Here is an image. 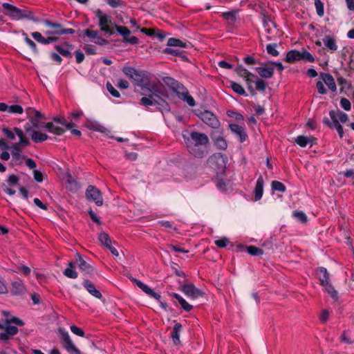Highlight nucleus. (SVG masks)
Listing matches in <instances>:
<instances>
[{"mask_svg": "<svg viewBox=\"0 0 354 354\" xmlns=\"http://www.w3.org/2000/svg\"><path fill=\"white\" fill-rule=\"evenodd\" d=\"M122 72L129 78L133 80L135 84L140 86L142 91L158 94L161 93L165 97H168V92L164 85L158 82H151L145 71L136 70L133 67L125 66Z\"/></svg>", "mask_w": 354, "mask_h": 354, "instance_id": "f257e3e1", "label": "nucleus"}, {"mask_svg": "<svg viewBox=\"0 0 354 354\" xmlns=\"http://www.w3.org/2000/svg\"><path fill=\"white\" fill-rule=\"evenodd\" d=\"M182 136L189 153L198 158H202L207 155L205 146L209 142V138L205 133L186 130L183 132Z\"/></svg>", "mask_w": 354, "mask_h": 354, "instance_id": "f03ea898", "label": "nucleus"}, {"mask_svg": "<svg viewBox=\"0 0 354 354\" xmlns=\"http://www.w3.org/2000/svg\"><path fill=\"white\" fill-rule=\"evenodd\" d=\"M12 324L23 326L24 322L22 320L17 317L0 320V330H2L0 333V340L6 341L11 336L17 333V327Z\"/></svg>", "mask_w": 354, "mask_h": 354, "instance_id": "7ed1b4c3", "label": "nucleus"}, {"mask_svg": "<svg viewBox=\"0 0 354 354\" xmlns=\"http://www.w3.org/2000/svg\"><path fill=\"white\" fill-rule=\"evenodd\" d=\"M2 6L7 10L6 15L12 19H28L34 20V15L30 10L19 9L8 3H3Z\"/></svg>", "mask_w": 354, "mask_h": 354, "instance_id": "20e7f679", "label": "nucleus"}, {"mask_svg": "<svg viewBox=\"0 0 354 354\" xmlns=\"http://www.w3.org/2000/svg\"><path fill=\"white\" fill-rule=\"evenodd\" d=\"M95 17L99 19V26L102 31L112 35L115 33L113 28L112 18L111 16L105 14L100 9L95 11Z\"/></svg>", "mask_w": 354, "mask_h": 354, "instance_id": "39448f33", "label": "nucleus"}, {"mask_svg": "<svg viewBox=\"0 0 354 354\" xmlns=\"http://www.w3.org/2000/svg\"><path fill=\"white\" fill-rule=\"evenodd\" d=\"M30 122L32 126L35 129H42L45 127L48 132L55 134L57 136H60L64 133V129L62 127H59V126H56L53 122H40L39 120L37 118H30Z\"/></svg>", "mask_w": 354, "mask_h": 354, "instance_id": "423d86ee", "label": "nucleus"}, {"mask_svg": "<svg viewBox=\"0 0 354 354\" xmlns=\"http://www.w3.org/2000/svg\"><path fill=\"white\" fill-rule=\"evenodd\" d=\"M209 166L213 168L217 173H222L226 166L225 157L221 153H214L207 160Z\"/></svg>", "mask_w": 354, "mask_h": 354, "instance_id": "0eeeda50", "label": "nucleus"}, {"mask_svg": "<svg viewBox=\"0 0 354 354\" xmlns=\"http://www.w3.org/2000/svg\"><path fill=\"white\" fill-rule=\"evenodd\" d=\"M44 23L48 27L57 28V30L46 31V35L55 34L56 35L60 36L64 34H74L75 32L73 28H63L61 24L53 22L49 20H45Z\"/></svg>", "mask_w": 354, "mask_h": 354, "instance_id": "6e6552de", "label": "nucleus"}, {"mask_svg": "<svg viewBox=\"0 0 354 354\" xmlns=\"http://www.w3.org/2000/svg\"><path fill=\"white\" fill-rule=\"evenodd\" d=\"M59 331L62 335L64 348L67 352L70 354H81L80 351L74 345L68 333L61 329Z\"/></svg>", "mask_w": 354, "mask_h": 354, "instance_id": "1a4fd4ad", "label": "nucleus"}, {"mask_svg": "<svg viewBox=\"0 0 354 354\" xmlns=\"http://www.w3.org/2000/svg\"><path fill=\"white\" fill-rule=\"evenodd\" d=\"M198 115L204 123L212 128H217L220 124L216 116L211 111L205 110L201 111Z\"/></svg>", "mask_w": 354, "mask_h": 354, "instance_id": "9d476101", "label": "nucleus"}, {"mask_svg": "<svg viewBox=\"0 0 354 354\" xmlns=\"http://www.w3.org/2000/svg\"><path fill=\"white\" fill-rule=\"evenodd\" d=\"M86 196L87 199L92 200L98 206H101L103 204V199L102 197L101 192L98 189H97L94 186L89 185L87 187L86 192Z\"/></svg>", "mask_w": 354, "mask_h": 354, "instance_id": "9b49d317", "label": "nucleus"}, {"mask_svg": "<svg viewBox=\"0 0 354 354\" xmlns=\"http://www.w3.org/2000/svg\"><path fill=\"white\" fill-rule=\"evenodd\" d=\"M175 93L180 100H183V102H186L189 106H195L196 102L194 99L189 95L187 88L184 86L183 84L180 86Z\"/></svg>", "mask_w": 354, "mask_h": 354, "instance_id": "f8f14e48", "label": "nucleus"}, {"mask_svg": "<svg viewBox=\"0 0 354 354\" xmlns=\"http://www.w3.org/2000/svg\"><path fill=\"white\" fill-rule=\"evenodd\" d=\"M180 290L188 297L195 299L203 295L201 290L195 287L193 284H185L180 287Z\"/></svg>", "mask_w": 354, "mask_h": 354, "instance_id": "ddd939ff", "label": "nucleus"}, {"mask_svg": "<svg viewBox=\"0 0 354 354\" xmlns=\"http://www.w3.org/2000/svg\"><path fill=\"white\" fill-rule=\"evenodd\" d=\"M24 128L27 133H30L32 140L36 143L42 142L46 140L48 138V135L46 133H41L39 131L32 130L29 126V123H27L24 126Z\"/></svg>", "mask_w": 354, "mask_h": 354, "instance_id": "4468645a", "label": "nucleus"}, {"mask_svg": "<svg viewBox=\"0 0 354 354\" xmlns=\"http://www.w3.org/2000/svg\"><path fill=\"white\" fill-rule=\"evenodd\" d=\"M229 127L231 131L239 138L241 142L246 140L248 135L244 127L236 124H230Z\"/></svg>", "mask_w": 354, "mask_h": 354, "instance_id": "2eb2a0df", "label": "nucleus"}, {"mask_svg": "<svg viewBox=\"0 0 354 354\" xmlns=\"http://www.w3.org/2000/svg\"><path fill=\"white\" fill-rule=\"evenodd\" d=\"M214 183L219 191L224 192L232 189L233 183L230 178H214Z\"/></svg>", "mask_w": 354, "mask_h": 354, "instance_id": "dca6fc26", "label": "nucleus"}, {"mask_svg": "<svg viewBox=\"0 0 354 354\" xmlns=\"http://www.w3.org/2000/svg\"><path fill=\"white\" fill-rule=\"evenodd\" d=\"M133 281L136 284V286L140 288L144 292H145L149 296L154 298L157 301H159L160 299V295L153 291V289H151L149 286L146 285L145 283H142V281L133 279Z\"/></svg>", "mask_w": 354, "mask_h": 354, "instance_id": "f3484780", "label": "nucleus"}, {"mask_svg": "<svg viewBox=\"0 0 354 354\" xmlns=\"http://www.w3.org/2000/svg\"><path fill=\"white\" fill-rule=\"evenodd\" d=\"M153 94L154 95L155 97L154 105H156L157 108L160 111H169L170 110V106L169 103L165 99L162 98V97H165V96H163L161 93H158L157 95L154 93ZM169 96L167 97V98ZM165 98H167V97H165Z\"/></svg>", "mask_w": 354, "mask_h": 354, "instance_id": "a211bd4d", "label": "nucleus"}, {"mask_svg": "<svg viewBox=\"0 0 354 354\" xmlns=\"http://www.w3.org/2000/svg\"><path fill=\"white\" fill-rule=\"evenodd\" d=\"M76 261L78 263L80 270L84 272V274L92 273L93 271V267L78 254H76Z\"/></svg>", "mask_w": 354, "mask_h": 354, "instance_id": "6ab92c4d", "label": "nucleus"}, {"mask_svg": "<svg viewBox=\"0 0 354 354\" xmlns=\"http://www.w3.org/2000/svg\"><path fill=\"white\" fill-rule=\"evenodd\" d=\"M316 276L320 281V284L324 286L330 283L329 273L324 267H319L316 271Z\"/></svg>", "mask_w": 354, "mask_h": 354, "instance_id": "aec40b11", "label": "nucleus"}, {"mask_svg": "<svg viewBox=\"0 0 354 354\" xmlns=\"http://www.w3.org/2000/svg\"><path fill=\"white\" fill-rule=\"evenodd\" d=\"M329 115L330 117L331 120H333V121L338 120L339 122H341L342 123H345L348 120V115L346 113H344L343 111H341L339 110H337V111L331 110V111H329Z\"/></svg>", "mask_w": 354, "mask_h": 354, "instance_id": "412c9836", "label": "nucleus"}, {"mask_svg": "<svg viewBox=\"0 0 354 354\" xmlns=\"http://www.w3.org/2000/svg\"><path fill=\"white\" fill-rule=\"evenodd\" d=\"M255 71L262 78L265 79L271 78L274 74V68L267 65L261 67H256Z\"/></svg>", "mask_w": 354, "mask_h": 354, "instance_id": "4be33fe9", "label": "nucleus"}, {"mask_svg": "<svg viewBox=\"0 0 354 354\" xmlns=\"http://www.w3.org/2000/svg\"><path fill=\"white\" fill-rule=\"evenodd\" d=\"M11 149V154L12 156V162L14 164H18L21 162V159L24 158V156L21 153V149L19 144H14L10 147Z\"/></svg>", "mask_w": 354, "mask_h": 354, "instance_id": "5701e85b", "label": "nucleus"}, {"mask_svg": "<svg viewBox=\"0 0 354 354\" xmlns=\"http://www.w3.org/2000/svg\"><path fill=\"white\" fill-rule=\"evenodd\" d=\"M56 126L62 127L64 129V131L66 129H71L75 127V123L71 121L68 122L64 117H55L53 122Z\"/></svg>", "mask_w": 354, "mask_h": 354, "instance_id": "b1692460", "label": "nucleus"}, {"mask_svg": "<svg viewBox=\"0 0 354 354\" xmlns=\"http://www.w3.org/2000/svg\"><path fill=\"white\" fill-rule=\"evenodd\" d=\"M320 76L322 81L327 85L330 90H331L332 91H336L337 87L335 82V80L330 74L322 73L320 74Z\"/></svg>", "mask_w": 354, "mask_h": 354, "instance_id": "393cba45", "label": "nucleus"}, {"mask_svg": "<svg viewBox=\"0 0 354 354\" xmlns=\"http://www.w3.org/2000/svg\"><path fill=\"white\" fill-rule=\"evenodd\" d=\"M83 286L86 289V290L93 297L97 299H101L102 297L101 292L95 288L94 284L89 281L84 280L83 282Z\"/></svg>", "mask_w": 354, "mask_h": 354, "instance_id": "a878e982", "label": "nucleus"}, {"mask_svg": "<svg viewBox=\"0 0 354 354\" xmlns=\"http://www.w3.org/2000/svg\"><path fill=\"white\" fill-rule=\"evenodd\" d=\"M315 141H316L315 138H314L313 137L308 138L304 136H298L295 138V142L298 145H299L301 147H305L308 144H310L312 146L313 144L315 143Z\"/></svg>", "mask_w": 354, "mask_h": 354, "instance_id": "bb28decb", "label": "nucleus"}, {"mask_svg": "<svg viewBox=\"0 0 354 354\" xmlns=\"http://www.w3.org/2000/svg\"><path fill=\"white\" fill-rule=\"evenodd\" d=\"M64 186L66 189L71 192H77L81 188V185L76 178H67Z\"/></svg>", "mask_w": 354, "mask_h": 354, "instance_id": "cd10ccee", "label": "nucleus"}, {"mask_svg": "<svg viewBox=\"0 0 354 354\" xmlns=\"http://www.w3.org/2000/svg\"><path fill=\"white\" fill-rule=\"evenodd\" d=\"M322 40L324 46L331 52H335L337 50L336 40L333 37L326 35Z\"/></svg>", "mask_w": 354, "mask_h": 354, "instance_id": "c85d7f7f", "label": "nucleus"}, {"mask_svg": "<svg viewBox=\"0 0 354 354\" xmlns=\"http://www.w3.org/2000/svg\"><path fill=\"white\" fill-rule=\"evenodd\" d=\"M263 192V178H258L254 190V201H257L262 198Z\"/></svg>", "mask_w": 354, "mask_h": 354, "instance_id": "c756f323", "label": "nucleus"}, {"mask_svg": "<svg viewBox=\"0 0 354 354\" xmlns=\"http://www.w3.org/2000/svg\"><path fill=\"white\" fill-rule=\"evenodd\" d=\"M14 131L19 139V142L17 143V144H19V146L21 145L23 147H26L30 145V141H29L28 138H27L25 136L23 131L21 129H19L18 127H15Z\"/></svg>", "mask_w": 354, "mask_h": 354, "instance_id": "7c9ffc66", "label": "nucleus"}, {"mask_svg": "<svg viewBox=\"0 0 354 354\" xmlns=\"http://www.w3.org/2000/svg\"><path fill=\"white\" fill-rule=\"evenodd\" d=\"M164 83L169 86L174 93L178 87L182 85L181 83L171 77H165L162 79Z\"/></svg>", "mask_w": 354, "mask_h": 354, "instance_id": "2f4dec72", "label": "nucleus"}, {"mask_svg": "<svg viewBox=\"0 0 354 354\" xmlns=\"http://www.w3.org/2000/svg\"><path fill=\"white\" fill-rule=\"evenodd\" d=\"M182 325L180 323H176L173 331L171 334V337L172 338L174 343L175 344H180V333L182 330Z\"/></svg>", "mask_w": 354, "mask_h": 354, "instance_id": "473e14b6", "label": "nucleus"}, {"mask_svg": "<svg viewBox=\"0 0 354 354\" xmlns=\"http://www.w3.org/2000/svg\"><path fill=\"white\" fill-rule=\"evenodd\" d=\"M214 142L215 145L219 149L225 150L227 147L226 140L221 136H216L215 134L212 137Z\"/></svg>", "mask_w": 354, "mask_h": 354, "instance_id": "72a5a7b5", "label": "nucleus"}, {"mask_svg": "<svg viewBox=\"0 0 354 354\" xmlns=\"http://www.w3.org/2000/svg\"><path fill=\"white\" fill-rule=\"evenodd\" d=\"M172 297L175 298L185 311H190L192 309V306L188 304L185 299L177 293H172Z\"/></svg>", "mask_w": 354, "mask_h": 354, "instance_id": "f704fd0d", "label": "nucleus"}, {"mask_svg": "<svg viewBox=\"0 0 354 354\" xmlns=\"http://www.w3.org/2000/svg\"><path fill=\"white\" fill-rule=\"evenodd\" d=\"M64 274L71 279H76L77 273L75 270V265L73 262H70L68 267L64 271Z\"/></svg>", "mask_w": 354, "mask_h": 354, "instance_id": "c9c22d12", "label": "nucleus"}, {"mask_svg": "<svg viewBox=\"0 0 354 354\" xmlns=\"http://www.w3.org/2000/svg\"><path fill=\"white\" fill-rule=\"evenodd\" d=\"M12 292L15 295H19L24 292L25 288L21 282L15 281L12 283Z\"/></svg>", "mask_w": 354, "mask_h": 354, "instance_id": "e433bc0d", "label": "nucleus"}, {"mask_svg": "<svg viewBox=\"0 0 354 354\" xmlns=\"http://www.w3.org/2000/svg\"><path fill=\"white\" fill-rule=\"evenodd\" d=\"M140 104L144 106H149L155 104L154 95L150 93L147 97H142L140 100Z\"/></svg>", "mask_w": 354, "mask_h": 354, "instance_id": "4c0bfd02", "label": "nucleus"}, {"mask_svg": "<svg viewBox=\"0 0 354 354\" xmlns=\"http://www.w3.org/2000/svg\"><path fill=\"white\" fill-rule=\"evenodd\" d=\"M299 60V51L292 50L288 52L286 57V61L289 63H294Z\"/></svg>", "mask_w": 354, "mask_h": 354, "instance_id": "58836bf2", "label": "nucleus"}, {"mask_svg": "<svg viewBox=\"0 0 354 354\" xmlns=\"http://www.w3.org/2000/svg\"><path fill=\"white\" fill-rule=\"evenodd\" d=\"M323 287L333 299H334L335 301H337L338 299V292L334 288L330 282L328 283L327 285L324 286Z\"/></svg>", "mask_w": 354, "mask_h": 354, "instance_id": "ea45409f", "label": "nucleus"}, {"mask_svg": "<svg viewBox=\"0 0 354 354\" xmlns=\"http://www.w3.org/2000/svg\"><path fill=\"white\" fill-rule=\"evenodd\" d=\"M235 72L241 77L245 78L247 76H252L254 78H257V75L248 71L242 65L237 66L235 68Z\"/></svg>", "mask_w": 354, "mask_h": 354, "instance_id": "a19ab883", "label": "nucleus"}, {"mask_svg": "<svg viewBox=\"0 0 354 354\" xmlns=\"http://www.w3.org/2000/svg\"><path fill=\"white\" fill-rule=\"evenodd\" d=\"M167 46L181 48L187 47V43L176 38H169L167 41Z\"/></svg>", "mask_w": 354, "mask_h": 354, "instance_id": "79ce46f5", "label": "nucleus"}, {"mask_svg": "<svg viewBox=\"0 0 354 354\" xmlns=\"http://www.w3.org/2000/svg\"><path fill=\"white\" fill-rule=\"evenodd\" d=\"M98 240L103 245H104L106 248L111 245V240L108 234L105 232H101L99 234Z\"/></svg>", "mask_w": 354, "mask_h": 354, "instance_id": "37998d69", "label": "nucleus"}, {"mask_svg": "<svg viewBox=\"0 0 354 354\" xmlns=\"http://www.w3.org/2000/svg\"><path fill=\"white\" fill-rule=\"evenodd\" d=\"M231 88L237 94L240 95L247 96L245 91L243 88V86L236 82H232L230 84Z\"/></svg>", "mask_w": 354, "mask_h": 354, "instance_id": "c03bdc74", "label": "nucleus"}, {"mask_svg": "<svg viewBox=\"0 0 354 354\" xmlns=\"http://www.w3.org/2000/svg\"><path fill=\"white\" fill-rule=\"evenodd\" d=\"M244 79H245V81L246 82L250 94L252 95H256L255 90L253 88V86H252L253 83H255L256 80L254 79V77H252L250 75L245 77Z\"/></svg>", "mask_w": 354, "mask_h": 354, "instance_id": "a18cd8bd", "label": "nucleus"}, {"mask_svg": "<svg viewBox=\"0 0 354 354\" xmlns=\"http://www.w3.org/2000/svg\"><path fill=\"white\" fill-rule=\"evenodd\" d=\"M55 48L59 52L60 55L65 57H72L71 52L61 45H55Z\"/></svg>", "mask_w": 354, "mask_h": 354, "instance_id": "49530a36", "label": "nucleus"}, {"mask_svg": "<svg viewBox=\"0 0 354 354\" xmlns=\"http://www.w3.org/2000/svg\"><path fill=\"white\" fill-rule=\"evenodd\" d=\"M23 111L24 109L21 105L12 104L8 106L7 112L11 114H21Z\"/></svg>", "mask_w": 354, "mask_h": 354, "instance_id": "de8ad7c7", "label": "nucleus"}, {"mask_svg": "<svg viewBox=\"0 0 354 354\" xmlns=\"http://www.w3.org/2000/svg\"><path fill=\"white\" fill-rule=\"evenodd\" d=\"M299 60H307L309 62H313L315 59L313 56L308 51H299Z\"/></svg>", "mask_w": 354, "mask_h": 354, "instance_id": "09e8293b", "label": "nucleus"}, {"mask_svg": "<svg viewBox=\"0 0 354 354\" xmlns=\"http://www.w3.org/2000/svg\"><path fill=\"white\" fill-rule=\"evenodd\" d=\"M292 216L301 223H306L307 221V216L306 214L301 211L293 212Z\"/></svg>", "mask_w": 354, "mask_h": 354, "instance_id": "8fccbe9b", "label": "nucleus"}, {"mask_svg": "<svg viewBox=\"0 0 354 354\" xmlns=\"http://www.w3.org/2000/svg\"><path fill=\"white\" fill-rule=\"evenodd\" d=\"M277 44H268L266 46V50L268 53L274 57L278 56L279 51L277 50Z\"/></svg>", "mask_w": 354, "mask_h": 354, "instance_id": "3c124183", "label": "nucleus"}, {"mask_svg": "<svg viewBox=\"0 0 354 354\" xmlns=\"http://www.w3.org/2000/svg\"><path fill=\"white\" fill-rule=\"evenodd\" d=\"M315 6L317 15L322 17L324 14V3L321 0H315Z\"/></svg>", "mask_w": 354, "mask_h": 354, "instance_id": "603ef678", "label": "nucleus"}, {"mask_svg": "<svg viewBox=\"0 0 354 354\" xmlns=\"http://www.w3.org/2000/svg\"><path fill=\"white\" fill-rule=\"evenodd\" d=\"M272 188L273 190L284 192L286 191V187L285 185L277 180H274L272 183Z\"/></svg>", "mask_w": 354, "mask_h": 354, "instance_id": "864d4df0", "label": "nucleus"}, {"mask_svg": "<svg viewBox=\"0 0 354 354\" xmlns=\"http://www.w3.org/2000/svg\"><path fill=\"white\" fill-rule=\"evenodd\" d=\"M115 29L124 37V40L130 35V30L125 26H115Z\"/></svg>", "mask_w": 354, "mask_h": 354, "instance_id": "5fc2aeb1", "label": "nucleus"}, {"mask_svg": "<svg viewBox=\"0 0 354 354\" xmlns=\"http://www.w3.org/2000/svg\"><path fill=\"white\" fill-rule=\"evenodd\" d=\"M106 89L108 90V91L110 93V94L113 97H117V98L120 97V94L119 91L118 90H116L110 82L106 83Z\"/></svg>", "mask_w": 354, "mask_h": 354, "instance_id": "6e6d98bb", "label": "nucleus"}, {"mask_svg": "<svg viewBox=\"0 0 354 354\" xmlns=\"http://www.w3.org/2000/svg\"><path fill=\"white\" fill-rule=\"evenodd\" d=\"M23 35L25 36V38H24L25 42L30 46V48L32 49V50L35 53H38V50H37L35 43L32 40H31L29 37H28L26 33L24 32Z\"/></svg>", "mask_w": 354, "mask_h": 354, "instance_id": "4d7b16f0", "label": "nucleus"}, {"mask_svg": "<svg viewBox=\"0 0 354 354\" xmlns=\"http://www.w3.org/2000/svg\"><path fill=\"white\" fill-rule=\"evenodd\" d=\"M248 252L252 256H259L263 254V250L255 246H249L247 248Z\"/></svg>", "mask_w": 354, "mask_h": 354, "instance_id": "13d9d810", "label": "nucleus"}, {"mask_svg": "<svg viewBox=\"0 0 354 354\" xmlns=\"http://www.w3.org/2000/svg\"><path fill=\"white\" fill-rule=\"evenodd\" d=\"M223 17L225 19L234 22L236 19V12L234 11L224 12Z\"/></svg>", "mask_w": 354, "mask_h": 354, "instance_id": "bf43d9fd", "label": "nucleus"}, {"mask_svg": "<svg viewBox=\"0 0 354 354\" xmlns=\"http://www.w3.org/2000/svg\"><path fill=\"white\" fill-rule=\"evenodd\" d=\"M254 79L256 80V81H255L256 88L258 91H264L266 88V83L263 80L259 79L257 76V78H254Z\"/></svg>", "mask_w": 354, "mask_h": 354, "instance_id": "052dcab7", "label": "nucleus"}, {"mask_svg": "<svg viewBox=\"0 0 354 354\" xmlns=\"http://www.w3.org/2000/svg\"><path fill=\"white\" fill-rule=\"evenodd\" d=\"M162 53L166 55H171L174 56H180L181 53L178 49H174L172 48H165L163 49Z\"/></svg>", "mask_w": 354, "mask_h": 354, "instance_id": "680f3d73", "label": "nucleus"}, {"mask_svg": "<svg viewBox=\"0 0 354 354\" xmlns=\"http://www.w3.org/2000/svg\"><path fill=\"white\" fill-rule=\"evenodd\" d=\"M31 35L37 42L46 45V38H44L40 32H33Z\"/></svg>", "mask_w": 354, "mask_h": 354, "instance_id": "e2e57ef3", "label": "nucleus"}, {"mask_svg": "<svg viewBox=\"0 0 354 354\" xmlns=\"http://www.w3.org/2000/svg\"><path fill=\"white\" fill-rule=\"evenodd\" d=\"M340 105L342 108L344 109L345 111H350L351 109V102L345 97L341 98Z\"/></svg>", "mask_w": 354, "mask_h": 354, "instance_id": "0e129e2a", "label": "nucleus"}, {"mask_svg": "<svg viewBox=\"0 0 354 354\" xmlns=\"http://www.w3.org/2000/svg\"><path fill=\"white\" fill-rule=\"evenodd\" d=\"M84 34L92 39H96L97 38H98V36H99L98 32L97 30H92L90 29H86L84 31Z\"/></svg>", "mask_w": 354, "mask_h": 354, "instance_id": "69168bd1", "label": "nucleus"}, {"mask_svg": "<svg viewBox=\"0 0 354 354\" xmlns=\"http://www.w3.org/2000/svg\"><path fill=\"white\" fill-rule=\"evenodd\" d=\"M84 50L88 55H95L96 54V48L95 46L92 44H86L84 46Z\"/></svg>", "mask_w": 354, "mask_h": 354, "instance_id": "338daca9", "label": "nucleus"}, {"mask_svg": "<svg viewBox=\"0 0 354 354\" xmlns=\"http://www.w3.org/2000/svg\"><path fill=\"white\" fill-rule=\"evenodd\" d=\"M71 330L73 333L75 334L76 335H78L80 337H84V332L81 328H79L75 325H73L71 326Z\"/></svg>", "mask_w": 354, "mask_h": 354, "instance_id": "774afa93", "label": "nucleus"}]
</instances>
